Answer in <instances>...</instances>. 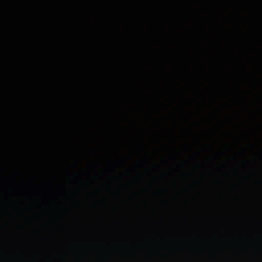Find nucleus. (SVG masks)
<instances>
[{
	"instance_id": "1",
	"label": "nucleus",
	"mask_w": 262,
	"mask_h": 262,
	"mask_svg": "<svg viewBox=\"0 0 262 262\" xmlns=\"http://www.w3.org/2000/svg\"><path fill=\"white\" fill-rule=\"evenodd\" d=\"M159 2H257L259 7V104H262V1H159Z\"/></svg>"
}]
</instances>
